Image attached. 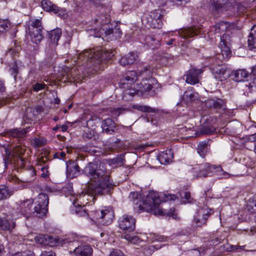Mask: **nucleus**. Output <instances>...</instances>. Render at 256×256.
Instances as JSON below:
<instances>
[{"label":"nucleus","instance_id":"obj_49","mask_svg":"<svg viewBox=\"0 0 256 256\" xmlns=\"http://www.w3.org/2000/svg\"><path fill=\"white\" fill-rule=\"evenodd\" d=\"M46 235L38 234L34 238L35 242L38 244L46 246Z\"/></svg>","mask_w":256,"mask_h":256},{"label":"nucleus","instance_id":"obj_55","mask_svg":"<svg viewBox=\"0 0 256 256\" xmlns=\"http://www.w3.org/2000/svg\"><path fill=\"white\" fill-rule=\"evenodd\" d=\"M113 29L112 28H102L100 30V34H102L103 32H104L106 35H110V34H112L113 33Z\"/></svg>","mask_w":256,"mask_h":256},{"label":"nucleus","instance_id":"obj_40","mask_svg":"<svg viewBox=\"0 0 256 256\" xmlns=\"http://www.w3.org/2000/svg\"><path fill=\"white\" fill-rule=\"evenodd\" d=\"M96 22L100 24H108L110 21V15L108 14H101L99 16H98V18H96Z\"/></svg>","mask_w":256,"mask_h":256},{"label":"nucleus","instance_id":"obj_4","mask_svg":"<svg viewBox=\"0 0 256 256\" xmlns=\"http://www.w3.org/2000/svg\"><path fill=\"white\" fill-rule=\"evenodd\" d=\"M114 52L112 50H98L96 52L94 50L90 49L88 50H84L80 53L78 59L79 62L83 64L85 62L96 60L98 63H99L100 59H111L114 56Z\"/></svg>","mask_w":256,"mask_h":256},{"label":"nucleus","instance_id":"obj_26","mask_svg":"<svg viewBox=\"0 0 256 256\" xmlns=\"http://www.w3.org/2000/svg\"><path fill=\"white\" fill-rule=\"evenodd\" d=\"M80 168L78 165L72 162L67 166L66 174L67 176L70 178H74L77 176L79 174Z\"/></svg>","mask_w":256,"mask_h":256},{"label":"nucleus","instance_id":"obj_54","mask_svg":"<svg viewBox=\"0 0 256 256\" xmlns=\"http://www.w3.org/2000/svg\"><path fill=\"white\" fill-rule=\"evenodd\" d=\"M24 159L22 156L18 157L14 164L16 165L18 168H22L24 166Z\"/></svg>","mask_w":256,"mask_h":256},{"label":"nucleus","instance_id":"obj_53","mask_svg":"<svg viewBox=\"0 0 256 256\" xmlns=\"http://www.w3.org/2000/svg\"><path fill=\"white\" fill-rule=\"evenodd\" d=\"M180 196L182 199H185L184 202H190V194L189 192H183L180 194Z\"/></svg>","mask_w":256,"mask_h":256},{"label":"nucleus","instance_id":"obj_1","mask_svg":"<svg viewBox=\"0 0 256 256\" xmlns=\"http://www.w3.org/2000/svg\"><path fill=\"white\" fill-rule=\"evenodd\" d=\"M84 172L91 182L86 193L82 192L76 196V200L80 202L88 201V196L93 200L96 195L108 194L114 186L110 180L109 174L102 168H98L95 163H89L85 167Z\"/></svg>","mask_w":256,"mask_h":256},{"label":"nucleus","instance_id":"obj_8","mask_svg":"<svg viewBox=\"0 0 256 256\" xmlns=\"http://www.w3.org/2000/svg\"><path fill=\"white\" fill-rule=\"evenodd\" d=\"M217 166L204 163L194 166L192 169L194 176L196 178L206 177L215 174Z\"/></svg>","mask_w":256,"mask_h":256},{"label":"nucleus","instance_id":"obj_47","mask_svg":"<svg viewBox=\"0 0 256 256\" xmlns=\"http://www.w3.org/2000/svg\"><path fill=\"white\" fill-rule=\"evenodd\" d=\"M76 213L78 216L82 217L87 218L89 216L86 210L84 207L82 206H80L76 208Z\"/></svg>","mask_w":256,"mask_h":256},{"label":"nucleus","instance_id":"obj_63","mask_svg":"<svg viewBox=\"0 0 256 256\" xmlns=\"http://www.w3.org/2000/svg\"><path fill=\"white\" fill-rule=\"evenodd\" d=\"M59 155L60 156V159H62L65 156L66 154L64 152H59Z\"/></svg>","mask_w":256,"mask_h":256},{"label":"nucleus","instance_id":"obj_6","mask_svg":"<svg viewBox=\"0 0 256 256\" xmlns=\"http://www.w3.org/2000/svg\"><path fill=\"white\" fill-rule=\"evenodd\" d=\"M94 218L98 222L103 225L110 224L114 218V212L110 208H105L92 212Z\"/></svg>","mask_w":256,"mask_h":256},{"label":"nucleus","instance_id":"obj_64","mask_svg":"<svg viewBox=\"0 0 256 256\" xmlns=\"http://www.w3.org/2000/svg\"><path fill=\"white\" fill-rule=\"evenodd\" d=\"M252 74H254V76H256V66H254L252 68Z\"/></svg>","mask_w":256,"mask_h":256},{"label":"nucleus","instance_id":"obj_38","mask_svg":"<svg viewBox=\"0 0 256 256\" xmlns=\"http://www.w3.org/2000/svg\"><path fill=\"white\" fill-rule=\"evenodd\" d=\"M132 108L138 111L144 112H154L155 110L148 106L142 105L140 104H134Z\"/></svg>","mask_w":256,"mask_h":256},{"label":"nucleus","instance_id":"obj_11","mask_svg":"<svg viewBox=\"0 0 256 256\" xmlns=\"http://www.w3.org/2000/svg\"><path fill=\"white\" fill-rule=\"evenodd\" d=\"M213 212V210L206 206L199 208L194 216V222L198 226L206 224L208 217Z\"/></svg>","mask_w":256,"mask_h":256},{"label":"nucleus","instance_id":"obj_58","mask_svg":"<svg viewBox=\"0 0 256 256\" xmlns=\"http://www.w3.org/2000/svg\"><path fill=\"white\" fill-rule=\"evenodd\" d=\"M58 10V12L57 13L58 14V16L62 18H64L65 16V15H66V11L65 10L62 8H60Z\"/></svg>","mask_w":256,"mask_h":256},{"label":"nucleus","instance_id":"obj_51","mask_svg":"<svg viewBox=\"0 0 256 256\" xmlns=\"http://www.w3.org/2000/svg\"><path fill=\"white\" fill-rule=\"evenodd\" d=\"M32 144L35 147H40L44 145L45 140L43 138H35L32 140Z\"/></svg>","mask_w":256,"mask_h":256},{"label":"nucleus","instance_id":"obj_10","mask_svg":"<svg viewBox=\"0 0 256 256\" xmlns=\"http://www.w3.org/2000/svg\"><path fill=\"white\" fill-rule=\"evenodd\" d=\"M136 222V219L132 216L124 214L118 219V226L124 231L130 232L135 229Z\"/></svg>","mask_w":256,"mask_h":256},{"label":"nucleus","instance_id":"obj_29","mask_svg":"<svg viewBox=\"0 0 256 256\" xmlns=\"http://www.w3.org/2000/svg\"><path fill=\"white\" fill-rule=\"evenodd\" d=\"M61 34L62 32L60 28L54 29L50 31L48 34V36L50 42L56 45L60 37Z\"/></svg>","mask_w":256,"mask_h":256},{"label":"nucleus","instance_id":"obj_13","mask_svg":"<svg viewBox=\"0 0 256 256\" xmlns=\"http://www.w3.org/2000/svg\"><path fill=\"white\" fill-rule=\"evenodd\" d=\"M138 76L136 71L128 72L120 80L119 86L121 88L125 89L130 88L137 80Z\"/></svg>","mask_w":256,"mask_h":256},{"label":"nucleus","instance_id":"obj_23","mask_svg":"<svg viewBox=\"0 0 256 256\" xmlns=\"http://www.w3.org/2000/svg\"><path fill=\"white\" fill-rule=\"evenodd\" d=\"M173 158V154L171 150H166L160 152L158 156V158L160 164H166L172 161Z\"/></svg>","mask_w":256,"mask_h":256},{"label":"nucleus","instance_id":"obj_41","mask_svg":"<svg viewBox=\"0 0 256 256\" xmlns=\"http://www.w3.org/2000/svg\"><path fill=\"white\" fill-rule=\"evenodd\" d=\"M135 94H140L138 92L137 86L136 88V86H134V88H125L124 92H123V98H126V100H128L127 96H133Z\"/></svg>","mask_w":256,"mask_h":256},{"label":"nucleus","instance_id":"obj_3","mask_svg":"<svg viewBox=\"0 0 256 256\" xmlns=\"http://www.w3.org/2000/svg\"><path fill=\"white\" fill-rule=\"evenodd\" d=\"M234 28V24L222 21L210 28L211 31L214 32L220 38L219 47L221 50L222 54L225 58H228L230 55V39L229 34L231 33Z\"/></svg>","mask_w":256,"mask_h":256},{"label":"nucleus","instance_id":"obj_62","mask_svg":"<svg viewBox=\"0 0 256 256\" xmlns=\"http://www.w3.org/2000/svg\"><path fill=\"white\" fill-rule=\"evenodd\" d=\"M5 90V88L3 82L0 80V92H4Z\"/></svg>","mask_w":256,"mask_h":256},{"label":"nucleus","instance_id":"obj_42","mask_svg":"<svg viewBox=\"0 0 256 256\" xmlns=\"http://www.w3.org/2000/svg\"><path fill=\"white\" fill-rule=\"evenodd\" d=\"M215 175L217 176H218L220 177V178H228L232 176V174H230L225 172L224 170L220 166H218Z\"/></svg>","mask_w":256,"mask_h":256},{"label":"nucleus","instance_id":"obj_9","mask_svg":"<svg viewBox=\"0 0 256 256\" xmlns=\"http://www.w3.org/2000/svg\"><path fill=\"white\" fill-rule=\"evenodd\" d=\"M42 26L40 20H35L28 27L29 34L32 42L39 44L43 38Z\"/></svg>","mask_w":256,"mask_h":256},{"label":"nucleus","instance_id":"obj_34","mask_svg":"<svg viewBox=\"0 0 256 256\" xmlns=\"http://www.w3.org/2000/svg\"><path fill=\"white\" fill-rule=\"evenodd\" d=\"M11 195H12V192L8 186L5 185L0 186V200L7 199Z\"/></svg>","mask_w":256,"mask_h":256},{"label":"nucleus","instance_id":"obj_21","mask_svg":"<svg viewBox=\"0 0 256 256\" xmlns=\"http://www.w3.org/2000/svg\"><path fill=\"white\" fill-rule=\"evenodd\" d=\"M225 102L224 100L218 98H210L205 101V105L208 108L220 109L224 106Z\"/></svg>","mask_w":256,"mask_h":256},{"label":"nucleus","instance_id":"obj_50","mask_svg":"<svg viewBox=\"0 0 256 256\" xmlns=\"http://www.w3.org/2000/svg\"><path fill=\"white\" fill-rule=\"evenodd\" d=\"M196 93L194 92L192 90H188L184 94V98L186 100H192L195 97Z\"/></svg>","mask_w":256,"mask_h":256},{"label":"nucleus","instance_id":"obj_18","mask_svg":"<svg viewBox=\"0 0 256 256\" xmlns=\"http://www.w3.org/2000/svg\"><path fill=\"white\" fill-rule=\"evenodd\" d=\"M12 216H7L4 218H0V229L2 230H12L15 226V222Z\"/></svg>","mask_w":256,"mask_h":256},{"label":"nucleus","instance_id":"obj_45","mask_svg":"<svg viewBox=\"0 0 256 256\" xmlns=\"http://www.w3.org/2000/svg\"><path fill=\"white\" fill-rule=\"evenodd\" d=\"M10 24L7 20H0V32L7 31L10 28Z\"/></svg>","mask_w":256,"mask_h":256},{"label":"nucleus","instance_id":"obj_36","mask_svg":"<svg viewBox=\"0 0 256 256\" xmlns=\"http://www.w3.org/2000/svg\"><path fill=\"white\" fill-rule=\"evenodd\" d=\"M28 131L24 128H15L10 130V135L14 138H22L24 136Z\"/></svg>","mask_w":256,"mask_h":256},{"label":"nucleus","instance_id":"obj_7","mask_svg":"<svg viewBox=\"0 0 256 256\" xmlns=\"http://www.w3.org/2000/svg\"><path fill=\"white\" fill-rule=\"evenodd\" d=\"M166 14V11L162 9L150 12L147 18V24L152 28H162L163 25V18Z\"/></svg>","mask_w":256,"mask_h":256},{"label":"nucleus","instance_id":"obj_12","mask_svg":"<svg viewBox=\"0 0 256 256\" xmlns=\"http://www.w3.org/2000/svg\"><path fill=\"white\" fill-rule=\"evenodd\" d=\"M216 121V117L210 115L203 116L200 120V122L202 124L200 132L202 134H212L216 130L213 126V124Z\"/></svg>","mask_w":256,"mask_h":256},{"label":"nucleus","instance_id":"obj_35","mask_svg":"<svg viewBox=\"0 0 256 256\" xmlns=\"http://www.w3.org/2000/svg\"><path fill=\"white\" fill-rule=\"evenodd\" d=\"M248 44L252 48H256V25L253 26L248 38Z\"/></svg>","mask_w":256,"mask_h":256},{"label":"nucleus","instance_id":"obj_57","mask_svg":"<svg viewBox=\"0 0 256 256\" xmlns=\"http://www.w3.org/2000/svg\"><path fill=\"white\" fill-rule=\"evenodd\" d=\"M44 86V84L37 83L34 85V90L36 92H38V90H42Z\"/></svg>","mask_w":256,"mask_h":256},{"label":"nucleus","instance_id":"obj_61","mask_svg":"<svg viewBox=\"0 0 256 256\" xmlns=\"http://www.w3.org/2000/svg\"><path fill=\"white\" fill-rule=\"evenodd\" d=\"M18 49H17L16 50V49L11 48L8 50L6 54H10V56H12L14 52H16V51H18Z\"/></svg>","mask_w":256,"mask_h":256},{"label":"nucleus","instance_id":"obj_22","mask_svg":"<svg viewBox=\"0 0 256 256\" xmlns=\"http://www.w3.org/2000/svg\"><path fill=\"white\" fill-rule=\"evenodd\" d=\"M48 160V157L44 155V156H41L40 158L38 160L37 164L40 166V170L42 172L41 174L42 177L44 178H47L48 175V165L47 162Z\"/></svg>","mask_w":256,"mask_h":256},{"label":"nucleus","instance_id":"obj_32","mask_svg":"<svg viewBox=\"0 0 256 256\" xmlns=\"http://www.w3.org/2000/svg\"><path fill=\"white\" fill-rule=\"evenodd\" d=\"M124 156L123 155L120 154L118 156L109 160L108 164L112 168H116L122 166L124 164Z\"/></svg>","mask_w":256,"mask_h":256},{"label":"nucleus","instance_id":"obj_15","mask_svg":"<svg viewBox=\"0 0 256 256\" xmlns=\"http://www.w3.org/2000/svg\"><path fill=\"white\" fill-rule=\"evenodd\" d=\"M212 72L216 79L222 81L230 76L225 66L218 65L214 66L212 70Z\"/></svg>","mask_w":256,"mask_h":256},{"label":"nucleus","instance_id":"obj_19","mask_svg":"<svg viewBox=\"0 0 256 256\" xmlns=\"http://www.w3.org/2000/svg\"><path fill=\"white\" fill-rule=\"evenodd\" d=\"M199 30L196 27H190L180 29L178 34L180 37L184 39H187L198 34Z\"/></svg>","mask_w":256,"mask_h":256},{"label":"nucleus","instance_id":"obj_16","mask_svg":"<svg viewBox=\"0 0 256 256\" xmlns=\"http://www.w3.org/2000/svg\"><path fill=\"white\" fill-rule=\"evenodd\" d=\"M46 246H48L51 247L57 246H62L66 243H69L72 241L68 238H54L52 236H46Z\"/></svg>","mask_w":256,"mask_h":256},{"label":"nucleus","instance_id":"obj_46","mask_svg":"<svg viewBox=\"0 0 256 256\" xmlns=\"http://www.w3.org/2000/svg\"><path fill=\"white\" fill-rule=\"evenodd\" d=\"M26 150L25 147L22 146H16L14 149V153L18 156V157L22 156V155L24 154Z\"/></svg>","mask_w":256,"mask_h":256},{"label":"nucleus","instance_id":"obj_5","mask_svg":"<svg viewBox=\"0 0 256 256\" xmlns=\"http://www.w3.org/2000/svg\"><path fill=\"white\" fill-rule=\"evenodd\" d=\"M34 212L36 216L43 218L46 216L48 210V197L47 194L41 193L36 198Z\"/></svg>","mask_w":256,"mask_h":256},{"label":"nucleus","instance_id":"obj_48","mask_svg":"<svg viewBox=\"0 0 256 256\" xmlns=\"http://www.w3.org/2000/svg\"><path fill=\"white\" fill-rule=\"evenodd\" d=\"M124 238L127 241L134 244H138L140 242V239L136 236H131L130 234H126L124 236Z\"/></svg>","mask_w":256,"mask_h":256},{"label":"nucleus","instance_id":"obj_28","mask_svg":"<svg viewBox=\"0 0 256 256\" xmlns=\"http://www.w3.org/2000/svg\"><path fill=\"white\" fill-rule=\"evenodd\" d=\"M142 81L140 84H136L138 92L140 95H144L148 92L152 88L151 83L147 81Z\"/></svg>","mask_w":256,"mask_h":256},{"label":"nucleus","instance_id":"obj_60","mask_svg":"<svg viewBox=\"0 0 256 256\" xmlns=\"http://www.w3.org/2000/svg\"><path fill=\"white\" fill-rule=\"evenodd\" d=\"M27 172L32 174V177H34L36 174V170L32 168H31L28 170Z\"/></svg>","mask_w":256,"mask_h":256},{"label":"nucleus","instance_id":"obj_59","mask_svg":"<svg viewBox=\"0 0 256 256\" xmlns=\"http://www.w3.org/2000/svg\"><path fill=\"white\" fill-rule=\"evenodd\" d=\"M40 256H55V254L52 252H44Z\"/></svg>","mask_w":256,"mask_h":256},{"label":"nucleus","instance_id":"obj_24","mask_svg":"<svg viewBox=\"0 0 256 256\" xmlns=\"http://www.w3.org/2000/svg\"><path fill=\"white\" fill-rule=\"evenodd\" d=\"M102 128L103 132L106 134H112L114 131L116 124L112 120L107 118L102 122Z\"/></svg>","mask_w":256,"mask_h":256},{"label":"nucleus","instance_id":"obj_30","mask_svg":"<svg viewBox=\"0 0 256 256\" xmlns=\"http://www.w3.org/2000/svg\"><path fill=\"white\" fill-rule=\"evenodd\" d=\"M32 204V201L30 200H26L20 203V207L22 214L26 218L28 217V214L30 211Z\"/></svg>","mask_w":256,"mask_h":256},{"label":"nucleus","instance_id":"obj_14","mask_svg":"<svg viewBox=\"0 0 256 256\" xmlns=\"http://www.w3.org/2000/svg\"><path fill=\"white\" fill-rule=\"evenodd\" d=\"M203 72L202 69H196L192 68L186 72V82L190 84H195L199 82L200 75Z\"/></svg>","mask_w":256,"mask_h":256},{"label":"nucleus","instance_id":"obj_17","mask_svg":"<svg viewBox=\"0 0 256 256\" xmlns=\"http://www.w3.org/2000/svg\"><path fill=\"white\" fill-rule=\"evenodd\" d=\"M136 72L138 76L137 80L141 78L142 81H150L152 76V68L150 66H146L142 68L140 70H138V72Z\"/></svg>","mask_w":256,"mask_h":256},{"label":"nucleus","instance_id":"obj_37","mask_svg":"<svg viewBox=\"0 0 256 256\" xmlns=\"http://www.w3.org/2000/svg\"><path fill=\"white\" fill-rule=\"evenodd\" d=\"M225 1L226 0H218L216 2H214L212 4V10L216 12L223 11L225 9V2L221 3L220 2H225Z\"/></svg>","mask_w":256,"mask_h":256},{"label":"nucleus","instance_id":"obj_56","mask_svg":"<svg viewBox=\"0 0 256 256\" xmlns=\"http://www.w3.org/2000/svg\"><path fill=\"white\" fill-rule=\"evenodd\" d=\"M109 256H125L120 250H114L112 252Z\"/></svg>","mask_w":256,"mask_h":256},{"label":"nucleus","instance_id":"obj_52","mask_svg":"<svg viewBox=\"0 0 256 256\" xmlns=\"http://www.w3.org/2000/svg\"><path fill=\"white\" fill-rule=\"evenodd\" d=\"M109 110L112 117L116 118L121 114L122 109L120 108H110Z\"/></svg>","mask_w":256,"mask_h":256},{"label":"nucleus","instance_id":"obj_2","mask_svg":"<svg viewBox=\"0 0 256 256\" xmlns=\"http://www.w3.org/2000/svg\"><path fill=\"white\" fill-rule=\"evenodd\" d=\"M177 198L178 197L174 194H162L160 196L154 191L150 192L142 201H140V196L138 192H131L128 196L130 200L134 204H138L140 209L156 216H172L175 220L178 219L175 210L171 208L168 210L164 208L162 202L174 200Z\"/></svg>","mask_w":256,"mask_h":256},{"label":"nucleus","instance_id":"obj_44","mask_svg":"<svg viewBox=\"0 0 256 256\" xmlns=\"http://www.w3.org/2000/svg\"><path fill=\"white\" fill-rule=\"evenodd\" d=\"M152 242H164L167 238L164 236L156 234H150V237H148Z\"/></svg>","mask_w":256,"mask_h":256},{"label":"nucleus","instance_id":"obj_27","mask_svg":"<svg viewBox=\"0 0 256 256\" xmlns=\"http://www.w3.org/2000/svg\"><path fill=\"white\" fill-rule=\"evenodd\" d=\"M138 58L137 54L134 52H130L122 57L120 60L121 65L126 66L133 64Z\"/></svg>","mask_w":256,"mask_h":256},{"label":"nucleus","instance_id":"obj_31","mask_svg":"<svg viewBox=\"0 0 256 256\" xmlns=\"http://www.w3.org/2000/svg\"><path fill=\"white\" fill-rule=\"evenodd\" d=\"M232 76L236 82H241L248 77V73L245 70H239L232 72Z\"/></svg>","mask_w":256,"mask_h":256},{"label":"nucleus","instance_id":"obj_39","mask_svg":"<svg viewBox=\"0 0 256 256\" xmlns=\"http://www.w3.org/2000/svg\"><path fill=\"white\" fill-rule=\"evenodd\" d=\"M247 209L250 213L256 212V195L254 196L248 200Z\"/></svg>","mask_w":256,"mask_h":256},{"label":"nucleus","instance_id":"obj_43","mask_svg":"<svg viewBox=\"0 0 256 256\" xmlns=\"http://www.w3.org/2000/svg\"><path fill=\"white\" fill-rule=\"evenodd\" d=\"M145 42L146 44L150 48L156 47L158 44V40L154 39L152 36H148L146 37Z\"/></svg>","mask_w":256,"mask_h":256},{"label":"nucleus","instance_id":"obj_33","mask_svg":"<svg viewBox=\"0 0 256 256\" xmlns=\"http://www.w3.org/2000/svg\"><path fill=\"white\" fill-rule=\"evenodd\" d=\"M209 150L208 142L204 141L199 143L198 146V152L201 157H204Z\"/></svg>","mask_w":256,"mask_h":256},{"label":"nucleus","instance_id":"obj_20","mask_svg":"<svg viewBox=\"0 0 256 256\" xmlns=\"http://www.w3.org/2000/svg\"><path fill=\"white\" fill-rule=\"evenodd\" d=\"M76 256H92V250L86 244H80L76 247L72 252Z\"/></svg>","mask_w":256,"mask_h":256},{"label":"nucleus","instance_id":"obj_25","mask_svg":"<svg viewBox=\"0 0 256 256\" xmlns=\"http://www.w3.org/2000/svg\"><path fill=\"white\" fill-rule=\"evenodd\" d=\"M42 6L44 10L56 14L60 10V8L54 4L50 0H42Z\"/></svg>","mask_w":256,"mask_h":256}]
</instances>
